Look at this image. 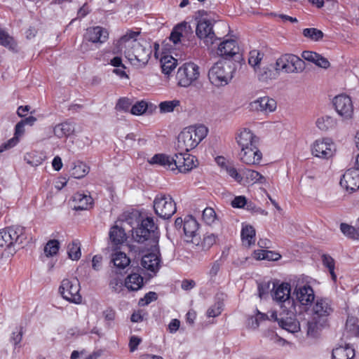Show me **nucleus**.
<instances>
[{"label":"nucleus","mask_w":359,"mask_h":359,"mask_svg":"<svg viewBox=\"0 0 359 359\" xmlns=\"http://www.w3.org/2000/svg\"><path fill=\"white\" fill-rule=\"evenodd\" d=\"M138 32H130L122 36L114 43L113 53L118 54L124 52L125 56L130 62L137 67H144L147 65L152 53V48L147 42L141 43L135 39Z\"/></svg>","instance_id":"obj_1"},{"label":"nucleus","mask_w":359,"mask_h":359,"mask_svg":"<svg viewBox=\"0 0 359 359\" xmlns=\"http://www.w3.org/2000/svg\"><path fill=\"white\" fill-rule=\"evenodd\" d=\"M236 140L241 149L240 161L248 165H259L262 159V153L257 146L259 137L250 130L243 128L238 133Z\"/></svg>","instance_id":"obj_2"},{"label":"nucleus","mask_w":359,"mask_h":359,"mask_svg":"<svg viewBox=\"0 0 359 359\" xmlns=\"http://www.w3.org/2000/svg\"><path fill=\"white\" fill-rule=\"evenodd\" d=\"M134 241L144 244L148 250L158 247L159 233L158 226L152 217H147L141 221L140 225L132 231Z\"/></svg>","instance_id":"obj_3"},{"label":"nucleus","mask_w":359,"mask_h":359,"mask_svg":"<svg viewBox=\"0 0 359 359\" xmlns=\"http://www.w3.org/2000/svg\"><path fill=\"white\" fill-rule=\"evenodd\" d=\"M208 128L203 125L191 126L185 128L178 135L177 149L189 152L195 149L207 136Z\"/></svg>","instance_id":"obj_4"},{"label":"nucleus","mask_w":359,"mask_h":359,"mask_svg":"<svg viewBox=\"0 0 359 359\" xmlns=\"http://www.w3.org/2000/svg\"><path fill=\"white\" fill-rule=\"evenodd\" d=\"M232 73L231 62L219 60L210 69L208 79L212 85L217 87L224 86L232 79Z\"/></svg>","instance_id":"obj_5"},{"label":"nucleus","mask_w":359,"mask_h":359,"mask_svg":"<svg viewBox=\"0 0 359 359\" xmlns=\"http://www.w3.org/2000/svg\"><path fill=\"white\" fill-rule=\"evenodd\" d=\"M185 161V152L180 151L174 156H168L164 154H157L148 160L151 165H158L164 168L174 172L175 173L181 172V165Z\"/></svg>","instance_id":"obj_6"},{"label":"nucleus","mask_w":359,"mask_h":359,"mask_svg":"<svg viewBox=\"0 0 359 359\" xmlns=\"http://www.w3.org/2000/svg\"><path fill=\"white\" fill-rule=\"evenodd\" d=\"M305 67L304 61L293 54L282 55L276 62V69L287 74L301 73Z\"/></svg>","instance_id":"obj_7"},{"label":"nucleus","mask_w":359,"mask_h":359,"mask_svg":"<svg viewBox=\"0 0 359 359\" xmlns=\"http://www.w3.org/2000/svg\"><path fill=\"white\" fill-rule=\"evenodd\" d=\"M273 299L278 303L284 310L289 311L290 309H294V301L291 297V286L287 283H283L278 285L273 283Z\"/></svg>","instance_id":"obj_8"},{"label":"nucleus","mask_w":359,"mask_h":359,"mask_svg":"<svg viewBox=\"0 0 359 359\" xmlns=\"http://www.w3.org/2000/svg\"><path fill=\"white\" fill-rule=\"evenodd\" d=\"M155 213L164 219H170L176 212V204L168 194H158L154 201Z\"/></svg>","instance_id":"obj_9"},{"label":"nucleus","mask_w":359,"mask_h":359,"mask_svg":"<svg viewBox=\"0 0 359 359\" xmlns=\"http://www.w3.org/2000/svg\"><path fill=\"white\" fill-rule=\"evenodd\" d=\"M80 284L77 278H65L62 280L59 287V292L67 301L80 304L82 300L80 294Z\"/></svg>","instance_id":"obj_10"},{"label":"nucleus","mask_w":359,"mask_h":359,"mask_svg":"<svg viewBox=\"0 0 359 359\" xmlns=\"http://www.w3.org/2000/svg\"><path fill=\"white\" fill-rule=\"evenodd\" d=\"M24 228L11 226L0 231V248H11L15 243L21 244L25 238Z\"/></svg>","instance_id":"obj_11"},{"label":"nucleus","mask_w":359,"mask_h":359,"mask_svg":"<svg viewBox=\"0 0 359 359\" xmlns=\"http://www.w3.org/2000/svg\"><path fill=\"white\" fill-rule=\"evenodd\" d=\"M199 75L198 66L193 62H189L178 69L176 78L180 86L188 87L198 79Z\"/></svg>","instance_id":"obj_12"},{"label":"nucleus","mask_w":359,"mask_h":359,"mask_svg":"<svg viewBox=\"0 0 359 359\" xmlns=\"http://www.w3.org/2000/svg\"><path fill=\"white\" fill-rule=\"evenodd\" d=\"M197 36L209 46L219 39L212 29V23L210 20L202 18L198 20L196 28Z\"/></svg>","instance_id":"obj_13"},{"label":"nucleus","mask_w":359,"mask_h":359,"mask_svg":"<svg viewBox=\"0 0 359 359\" xmlns=\"http://www.w3.org/2000/svg\"><path fill=\"white\" fill-rule=\"evenodd\" d=\"M311 151L315 156L327 159L334 155L335 145L330 138L319 139L313 144Z\"/></svg>","instance_id":"obj_14"},{"label":"nucleus","mask_w":359,"mask_h":359,"mask_svg":"<svg viewBox=\"0 0 359 359\" xmlns=\"http://www.w3.org/2000/svg\"><path fill=\"white\" fill-rule=\"evenodd\" d=\"M333 311L331 300L327 298H317L312 309L313 319L321 320L325 323L326 318L331 315Z\"/></svg>","instance_id":"obj_15"},{"label":"nucleus","mask_w":359,"mask_h":359,"mask_svg":"<svg viewBox=\"0 0 359 359\" xmlns=\"http://www.w3.org/2000/svg\"><path fill=\"white\" fill-rule=\"evenodd\" d=\"M333 104L337 113L346 118H351L353 113V107L350 97L339 95L334 97Z\"/></svg>","instance_id":"obj_16"},{"label":"nucleus","mask_w":359,"mask_h":359,"mask_svg":"<svg viewBox=\"0 0 359 359\" xmlns=\"http://www.w3.org/2000/svg\"><path fill=\"white\" fill-rule=\"evenodd\" d=\"M156 252L148 253L142 257L141 266L142 268L155 275L161 268V257L159 250L154 248Z\"/></svg>","instance_id":"obj_17"},{"label":"nucleus","mask_w":359,"mask_h":359,"mask_svg":"<svg viewBox=\"0 0 359 359\" xmlns=\"http://www.w3.org/2000/svg\"><path fill=\"white\" fill-rule=\"evenodd\" d=\"M340 185L346 190H357L359 188V170L355 168L347 170L340 180Z\"/></svg>","instance_id":"obj_18"},{"label":"nucleus","mask_w":359,"mask_h":359,"mask_svg":"<svg viewBox=\"0 0 359 359\" xmlns=\"http://www.w3.org/2000/svg\"><path fill=\"white\" fill-rule=\"evenodd\" d=\"M84 40L93 43H102L109 38V33L104 28L96 26L89 27L83 35Z\"/></svg>","instance_id":"obj_19"},{"label":"nucleus","mask_w":359,"mask_h":359,"mask_svg":"<svg viewBox=\"0 0 359 359\" xmlns=\"http://www.w3.org/2000/svg\"><path fill=\"white\" fill-rule=\"evenodd\" d=\"M110 242L113 245H120L127 241V234L126 233L124 222H116L112 226L109 233Z\"/></svg>","instance_id":"obj_20"},{"label":"nucleus","mask_w":359,"mask_h":359,"mask_svg":"<svg viewBox=\"0 0 359 359\" xmlns=\"http://www.w3.org/2000/svg\"><path fill=\"white\" fill-rule=\"evenodd\" d=\"M276 109V102L269 97H260L250 103L251 111L272 112Z\"/></svg>","instance_id":"obj_21"},{"label":"nucleus","mask_w":359,"mask_h":359,"mask_svg":"<svg viewBox=\"0 0 359 359\" xmlns=\"http://www.w3.org/2000/svg\"><path fill=\"white\" fill-rule=\"evenodd\" d=\"M294 294L296 296V299L303 306L311 304L315 299L314 291L310 285L297 287Z\"/></svg>","instance_id":"obj_22"},{"label":"nucleus","mask_w":359,"mask_h":359,"mask_svg":"<svg viewBox=\"0 0 359 359\" xmlns=\"http://www.w3.org/2000/svg\"><path fill=\"white\" fill-rule=\"evenodd\" d=\"M199 224L191 215L187 216L184 219L183 231L187 242H193L197 236Z\"/></svg>","instance_id":"obj_23"},{"label":"nucleus","mask_w":359,"mask_h":359,"mask_svg":"<svg viewBox=\"0 0 359 359\" xmlns=\"http://www.w3.org/2000/svg\"><path fill=\"white\" fill-rule=\"evenodd\" d=\"M284 312H287L286 315H289V312H291L290 316L281 317L280 320L278 321V325L283 329L287 330L290 332L294 333L297 332L300 330V325L299 321L294 317L292 309L290 311H284Z\"/></svg>","instance_id":"obj_24"},{"label":"nucleus","mask_w":359,"mask_h":359,"mask_svg":"<svg viewBox=\"0 0 359 359\" xmlns=\"http://www.w3.org/2000/svg\"><path fill=\"white\" fill-rule=\"evenodd\" d=\"M73 209L75 210H87L92 206L93 198L90 195L76 193L72 196Z\"/></svg>","instance_id":"obj_25"},{"label":"nucleus","mask_w":359,"mask_h":359,"mask_svg":"<svg viewBox=\"0 0 359 359\" xmlns=\"http://www.w3.org/2000/svg\"><path fill=\"white\" fill-rule=\"evenodd\" d=\"M238 46L235 40H226L219 44L217 54L226 57H232L238 53Z\"/></svg>","instance_id":"obj_26"},{"label":"nucleus","mask_w":359,"mask_h":359,"mask_svg":"<svg viewBox=\"0 0 359 359\" xmlns=\"http://www.w3.org/2000/svg\"><path fill=\"white\" fill-rule=\"evenodd\" d=\"M124 286L129 291H137L143 286V278L139 273H131L125 279Z\"/></svg>","instance_id":"obj_27"},{"label":"nucleus","mask_w":359,"mask_h":359,"mask_svg":"<svg viewBox=\"0 0 359 359\" xmlns=\"http://www.w3.org/2000/svg\"><path fill=\"white\" fill-rule=\"evenodd\" d=\"M355 355L354 349L348 345L340 346L332 350V359H352Z\"/></svg>","instance_id":"obj_28"},{"label":"nucleus","mask_w":359,"mask_h":359,"mask_svg":"<svg viewBox=\"0 0 359 359\" xmlns=\"http://www.w3.org/2000/svg\"><path fill=\"white\" fill-rule=\"evenodd\" d=\"M241 239L243 245L250 248L255 243V229L251 225L243 226L241 230Z\"/></svg>","instance_id":"obj_29"},{"label":"nucleus","mask_w":359,"mask_h":359,"mask_svg":"<svg viewBox=\"0 0 359 359\" xmlns=\"http://www.w3.org/2000/svg\"><path fill=\"white\" fill-rule=\"evenodd\" d=\"M74 125L70 122H64L57 124L54 128V134L59 138L68 137L74 133Z\"/></svg>","instance_id":"obj_30"},{"label":"nucleus","mask_w":359,"mask_h":359,"mask_svg":"<svg viewBox=\"0 0 359 359\" xmlns=\"http://www.w3.org/2000/svg\"><path fill=\"white\" fill-rule=\"evenodd\" d=\"M111 262L117 269H123L129 266L130 259L127 257L126 253L117 252L112 254Z\"/></svg>","instance_id":"obj_31"},{"label":"nucleus","mask_w":359,"mask_h":359,"mask_svg":"<svg viewBox=\"0 0 359 359\" xmlns=\"http://www.w3.org/2000/svg\"><path fill=\"white\" fill-rule=\"evenodd\" d=\"M177 60L171 55H165L161 59L162 72L169 75L177 66Z\"/></svg>","instance_id":"obj_32"},{"label":"nucleus","mask_w":359,"mask_h":359,"mask_svg":"<svg viewBox=\"0 0 359 359\" xmlns=\"http://www.w3.org/2000/svg\"><path fill=\"white\" fill-rule=\"evenodd\" d=\"M198 165V161L196 156L185 152V161H184V164L181 165V173H187L196 168Z\"/></svg>","instance_id":"obj_33"},{"label":"nucleus","mask_w":359,"mask_h":359,"mask_svg":"<svg viewBox=\"0 0 359 359\" xmlns=\"http://www.w3.org/2000/svg\"><path fill=\"white\" fill-rule=\"evenodd\" d=\"M0 45L11 50H15L16 42L7 32L0 29Z\"/></svg>","instance_id":"obj_34"},{"label":"nucleus","mask_w":359,"mask_h":359,"mask_svg":"<svg viewBox=\"0 0 359 359\" xmlns=\"http://www.w3.org/2000/svg\"><path fill=\"white\" fill-rule=\"evenodd\" d=\"M254 71L257 75L258 80L262 82H266L269 80H271L274 78V73L271 69H269L267 67H264L262 68L259 67L258 68L254 69Z\"/></svg>","instance_id":"obj_35"},{"label":"nucleus","mask_w":359,"mask_h":359,"mask_svg":"<svg viewBox=\"0 0 359 359\" xmlns=\"http://www.w3.org/2000/svg\"><path fill=\"white\" fill-rule=\"evenodd\" d=\"M89 172V167L82 162H77L72 169L71 175L76 179L85 177Z\"/></svg>","instance_id":"obj_36"},{"label":"nucleus","mask_w":359,"mask_h":359,"mask_svg":"<svg viewBox=\"0 0 359 359\" xmlns=\"http://www.w3.org/2000/svg\"><path fill=\"white\" fill-rule=\"evenodd\" d=\"M335 120L331 116H323L318 118L316 121L317 127L323 131H326L335 126Z\"/></svg>","instance_id":"obj_37"},{"label":"nucleus","mask_w":359,"mask_h":359,"mask_svg":"<svg viewBox=\"0 0 359 359\" xmlns=\"http://www.w3.org/2000/svg\"><path fill=\"white\" fill-rule=\"evenodd\" d=\"M264 53L258 50H252L249 53L248 63L254 69L260 67Z\"/></svg>","instance_id":"obj_38"},{"label":"nucleus","mask_w":359,"mask_h":359,"mask_svg":"<svg viewBox=\"0 0 359 359\" xmlns=\"http://www.w3.org/2000/svg\"><path fill=\"white\" fill-rule=\"evenodd\" d=\"M180 106V101L178 100H173L169 101L161 102L159 104V109L161 113H170L172 112L176 108Z\"/></svg>","instance_id":"obj_39"},{"label":"nucleus","mask_w":359,"mask_h":359,"mask_svg":"<svg viewBox=\"0 0 359 359\" xmlns=\"http://www.w3.org/2000/svg\"><path fill=\"white\" fill-rule=\"evenodd\" d=\"M322 262L323 265L327 267L330 271L332 279L334 281L337 280V276L334 273L335 262L334 259L329 255L323 254L322 255Z\"/></svg>","instance_id":"obj_40"},{"label":"nucleus","mask_w":359,"mask_h":359,"mask_svg":"<svg viewBox=\"0 0 359 359\" xmlns=\"http://www.w3.org/2000/svg\"><path fill=\"white\" fill-rule=\"evenodd\" d=\"M340 230L346 237L351 239H358L359 237V231L353 226L346 223L340 224Z\"/></svg>","instance_id":"obj_41"},{"label":"nucleus","mask_w":359,"mask_h":359,"mask_svg":"<svg viewBox=\"0 0 359 359\" xmlns=\"http://www.w3.org/2000/svg\"><path fill=\"white\" fill-rule=\"evenodd\" d=\"M303 35L315 41H320L324 36L323 32L316 28H306L303 29Z\"/></svg>","instance_id":"obj_42"},{"label":"nucleus","mask_w":359,"mask_h":359,"mask_svg":"<svg viewBox=\"0 0 359 359\" xmlns=\"http://www.w3.org/2000/svg\"><path fill=\"white\" fill-rule=\"evenodd\" d=\"M187 25V22H182L175 27L172 31L170 36V39L175 43L177 44L180 41L181 37L182 36V30L186 28Z\"/></svg>","instance_id":"obj_43"},{"label":"nucleus","mask_w":359,"mask_h":359,"mask_svg":"<svg viewBox=\"0 0 359 359\" xmlns=\"http://www.w3.org/2000/svg\"><path fill=\"white\" fill-rule=\"evenodd\" d=\"M80 245L78 242L73 241L68 245V256L72 260H78L81 257Z\"/></svg>","instance_id":"obj_44"},{"label":"nucleus","mask_w":359,"mask_h":359,"mask_svg":"<svg viewBox=\"0 0 359 359\" xmlns=\"http://www.w3.org/2000/svg\"><path fill=\"white\" fill-rule=\"evenodd\" d=\"M245 176L246 179L250 182H259L261 184L266 182L265 177L255 170H246L245 172Z\"/></svg>","instance_id":"obj_45"},{"label":"nucleus","mask_w":359,"mask_h":359,"mask_svg":"<svg viewBox=\"0 0 359 359\" xmlns=\"http://www.w3.org/2000/svg\"><path fill=\"white\" fill-rule=\"evenodd\" d=\"M60 243L57 240L49 241L44 248V252L47 257L53 256L58 252Z\"/></svg>","instance_id":"obj_46"},{"label":"nucleus","mask_w":359,"mask_h":359,"mask_svg":"<svg viewBox=\"0 0 359 359\" xmlns=\"http://www.w3.org/2000/svg\"><path fill=\"white\" fill-rule=\"evenodd\" d=\"M324 323L321 320H316L313 319V316L312 317V320L309 321L307 323V334L311 337H316L318 330V325L320 326H323Z\"/></svg>","instance_id":"obj_47"},{"label":"nucleus","mask_w":359,"mask_h":359,"mask_svg":"<svg viewBox=\"0 0 359 359\" xmlns=\"http://www.w3.org/2000/svg\"><path fill=\"white\" fill-rule=\"evenodd\" d=\"M202 217L208 224H212L216 219V213L213 208H206L203 211Z\"/></svg>","instance_id":"obj_48"},{"label":"nucleus","mask_w":359,"mask_h":359,"mask_svg":"<svg viewBox=\"0 0 359 359\" xmlns=\"http://www.w3.org/2000/svg\"><path fill=\"white\" fill-rule=\"evenodd\" d=\"M147 109V103L144 101H140L131 107L130 112L134 115H141L146 111Z\"/></svg>","instance_id":"obj_49"},{"label":"nucleus","mask_w":359,"mask_h":359,"mask_svg":"<svg viewBox=\"0 0 359 359\" xmlns=\"http://www.w3.org/2000/svg\"><path fill=\"white\" fill-rule=\"evenodd\" d=\"M268 319V316L265 313L258 311L256 318L251 317L248 319V325L252 328H257L259 326V320H264Z\"/></svg>","instance_id":"obj_50"},{"label":"nucleus","mask_w":359,"mask_h":359,"mask_svg":"<svg viewBox=\"0 0 359 359\" xmlns=\"http://www.w3.org/2000/svg\"><path fill=\"white\" fill-rule=\"evenodd\" d=\"M109 286L113 291L120 292L123 286L122 280L118 276H114L110 279Z\"/></svg>","instance_id":"obj_51"},{"label":"nucleus","mask_w":359,"mask_h":359,"mask_svg":"<svg viewBox=\"0 0 359 359\" xmlns=\"http://www.w3.org/2000/svg\"><path fill=\"white\" fill-rule=\"evenodd\" d=\"M222 303L217 302L212 307L208 309L207 314L208 317L218 316L222 310Z\"/></svg>","instance_id":"obj_52"},{"label":"nucleus","mask_w":359,"mask_h":359,"mask_svg":"<svg viewBox=\"0 0 359 359\" xmlns=\"http://www.w3.org/2000/svg\"><path fill=\"white\" fill-rule=\"evenodd\" d=\"M157 297H158V296L156 292H149L144 295V298H142L140 300L139 304L141 306L148 305L151 302L156 300Z\"/></svg>","instance_id":"obj_53"},{"label":"nucleus","mask_w":359,"mask_h":359,"mask_svg":"<svg viewBox=\"0 0 359 359\" xmlns=\"http://www.w3.org/2000/svg\"><path fill=\"white\" fill-rule=\"evenodd\" d=\"M247 198L243 196H236L231 201V204L233 208H245Z\"/></svg>","instance_id":"obj_54"},{"label":"nucleus","mask_w":359,"mask_h":359,"mask_svg":"<svg viewBox=\"0 0 359 359\" xmlns=\"http://www.w3.org/2000/svg\"><path fill=\"white\" fill-rule=\"evenodd\" d=\"M221 266L222 263L219 260H217L211 264L210 269L208 272V275L210 277V279L216 277L220 270Z\"/></svg>","instance_id":"obj_55"},{"label":"nucleus","mask_w":359,"mask_h":359,"mask_svg":"<svg viewBox=\"0 0 359 359\" xmlns=\"http://www.w3.org/2000/svg\"><path fill=\"white\" fill-rule=\"evenodd\" d=\"M216 242V237L214 234L207 235L203 238L202 245L203 249H209Z\"/></svg>","instance_id":"obj_56"},{"label":"nucleus","mask_w":359,"mask_h":359,"mask_svg":"<svg viewBox=\"0 0 359 359\" xmlns=\"http://www.w3.org/2000/svg\"><path fill=\"white\" fill-rule=\"evenodd\" d=\"M23 335V327H20L17 332H13L11 337V341L15 346L20 343Z\"/></svg>","instance_id":"obj_57"},{"label":"nucleus","mask_w":359,"mask_h":359,"mask_svg":"<svg viewBox=\"0 0 359 359\" xmlns=\"http://www.w3.org/2000/svg\"><path fill=\"white\" fill-rule=\"evenodd\" d=\"M26 162L31 166L35 167L41 164L43 159L41 157L34 158V156L29 154L25 157Z\"/></svg>","instance_id":"obj_58"},{"label":"nucleus","mask_w":359,"mask_h":359,"mask_svg":"<svg viewBox=\"0 0 359 359\" xmlns=\"http://www.w3.org/2000/svg\"><path fill=\"white\" fill-rule=\"evenodd\" d=\"M142 339L137 336H131L129 341V349L130 352H134L137 350V346L141 343Z\"/></svg>","instance_id":"obj_59"},{"label":"nucleus","mask_w":359,"mask_h":359,"mask_svg":"<svg viewBox=\"0 0 359 359\" xmlns=\"http://www.w3.org/2000/svg\"><path fill=\"white\" fill-rule=\"evenodd\" d=\"M302 57L305 60L311 62L315 64L316 60L318 57V53L313 52V51L305 50V51H303V53L302 54Z\"/></svg>","instance_id":"obj_60"},{"label":"nucleus","mask_w":359,"mask_h":359,"mask_svg":"<svg viewBox=\"0 0 359 359\" xmlns=\"http://www.w3.org/2000/svg\"><path fill=\"white\" fill-rule=\"evenodd\" d=\"M130 107V100L128 98H121L116 104V108L118 110L128 111Z\"/></svg>","instance_id":"obj_61"},{"label":"nucleus","mask_w":359,"mask_h":359,"mask_svg":"<svg viewBox=\"0 0 359 359\" xmlns=\"http://www.w3.org/2000/svg\"><path fill=\"white\" fill-rule=\"evenodd\" d=\"M18 142V140L17 137H13L10 139L8 141L1 145L0 153H2L3 151L13 147L15 145L17 144Z\"/></svg>","instance_id":"obj_62"},{"label":"nucleus","mask_w":359,"mask_h":359,"mask_svg":"<svg viewBox=\"0 0 359 359\" xmlns=\"http://www.w3.org/2000/svg\"><path fill=\"white\" fill-rule=\"evenodd\" d=\"M315 65L321 68L327 69L330 67V63L327 59L318 54V57L316 60Z\"/></svg>","instance_id":"obj_63"},{"label":"nucleus","mask_w":359,"mask_h":359,"mask_svg":"<svg viewBox=\"0 0 359 359\" xmlns=\"http://www.w3.org/2000/svg\"><path fill=\"white\" fill-rule=\"evenodd\" d=\"M265 256H262V258H265L267 260L276 261L278 260L281 256L280 254L273 252L272 251L265 250Z\"/></svg>","instance_id":"obj_64"}]
</instances>
